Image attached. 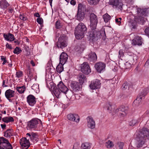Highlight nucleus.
Segmentation results:
<instances>
[{"instance_id":"nucleus-47","label":"nucleus","mask_w":149,"mask_h":149,"mask_svg":"<svg viewBox=\"0 0 149 149\" xmlns=\"http://www.w3.org/2000/svg\"><path fill=\"white\" fill-rule=\"evenodd\" d=\"M28 77L27 78L25 79V81H31L33 79V74H27Z\"/></svg>"},{"instance_id":"nucleus-46","label":"nucleus","mask_w":149,"mask_h":149,"mask_svg":"<svg viewBox=\"0 0 149 149\" xmlns=\"http://www.w3.org/2000/svg\"><path fill=\"white\" fill-rule=\"evenodd\" d=\"M146 95V93H145L144 92H142L138 96L137 98L138 99V100H141V101L143 97H144Z\"/></svg>"},{"instance_id":"nucleus-63","label":"nucleus","mask_w":149,"mask_h":149,"mask_svg":"<svg viewBox=\"0 0 149 149\" xmlns=\"http://www.w3.org/2000/svg\"><path fill=\"white\" fill-rule=\"evenodd\" d=\"M117 146H118L120 149H121V142L120 141L118 142L117 144Z\"/></svg>"},{"instance_id":"nucleus-32","label":"nucleus","mask_w":149,"mask_h":149,"mask_svg":"<svg viewBox=\"0 0 149 149\" xmlns=\"http://www.w3.org/2000/svg\"><path fill=\"white\" fill-rule=\"evenodd\" d=\"M116 108V106L115 105L112 104L111 103H109L107 106V110L109 111L110 113H112Z\"/></svg>"},{"instance_id":"nucleus-15","label":"nucleus","mask_w":149,"mask_h":149,"mask_svg":"<svg viewBox=\"0 0 149 149\" xmlns=\"http://www.w3.org/2000/svg\"><path fill=\"white\" fill-rule=\"evenodd\" d=\"M5 96L9 102H11L12 100L10 98L15 96V91L10 89L7 90L5 92Z\"/></svg>"},{"instance_id":"nucleus-52","label":"nucleus","mask_w":149,"mask_h":149,"mask_svg":"<svg viewBox=\"0 0 149 149\" xmlns=\"http://www.w3.org/2000/svg\"><path fill=\"white\" fill-rule=\"evenodd\" d=\"M121 17H120L118 19L116 18L115 19V22L118 25H120V23H121Z\"/></svg>"},{"instance_id":"nucleus-25","label":"nucleus","mask_w":149,"mask_h":149,"mask_svg":"<svg viewBox=\"0 0 149 149\" xmlns=\"http://www.w3.org/2000/svg\"><path fill=\"white\" fill-rule=\"evenodd\" d=\"M3 37L6 40L8 41H12L14 40V36L10 33H9L6 34L4 33Z\"/></svg>"},{"instance_id":"nucleus-5","label":"nucleus","mask_w":149,"mask_h":149,"mask_svg":"<svg viewBox=\"0 0 149 149\" xmlns=\"http://www.w3.org/2000/svg\"><path fill=\"white\" fill-rule=\"evenodd\" d=\"M57 46L58 48L62 49L66 47L68 45V41L65 36H61L57 43Z\"/></svg>"},{"instance_id":"nucleus-64","label":"nucleus","mask_w":149,"mask_h":149,"mask_svg":"<svg viewBox=\"0 0 149 149\" xmlns=\"http://www.w3.org/2000/svg\"><path fill=\"white\" fill-rule=\"evenodd\" d=\"M149 91V87H148L147 88L145 89L144 90V91H145L146 93H146V94Z\"/></svg>"},{"instance_id":"nucleus-11","label":"nucleus","mask_w":149,"mask_h":149,"mask_svg":"<svg viewBox=\"0 0 149 149\" xmlns=\"http://www.w3.org/2000/svg\"><path fill=\"white\" fill-rule=\"evenodd\" d=\"M27 102L28 104L32 107L34 105L36 102V99L33 95L30 94L28 95L26 97Z\"/></svg>"},{"instance_id":"nucleus-14","label":"nucleus","mask_w":149,"mask_h":149,"mask_svg":"<svg viewBox=\"0 0 149 149\" xmlns=\"http://www.w3.org/2000/svg\"><path fill=\"white\" fill-rule=\"evenodd\" d=\"M100 81L98 79L91 82L89 86L92 89H95L99 88L100 87Z\"/></svg>"},{"instance_id":"nucleus-31","label":"nucleus","mask_w":149,"mask_h":149,"mask_svg":"<svg viewBox=\"0 0 149 149\" xmlns=\"http://www.w3.org/2000/svg\"><path fill=\"white\" fill-rule=\"evenodd\" d=\"M146 9V8L141 9V8H139L137 9V13L139 14V16H146L145 13Z\"/></svg>"},{"instance_id":"nucleus-10","label":"nucleus","mask_w":149,"mask_h":149,"mask_svg":"<svg viewBox=\"0 0 149 149\" xmlns=\"http://www.w3.org/2000/svg\"><path fill=\"white\" fill-rule=\"evenodd\" d=\"M94 67L98 72L101 73L102 71L104 70L106 67V64L102 62H98L95 63Z\"/></svg>"},{"instance_id":"nucleus-58","label":"nucleus","mask_w":149,"mask_h":149,"mask_svg":"<svg viewBox=\"0 0 149 149\" xmlns=\"http://www.w3.org/2000/svg\"><path fill=\"white\" fill-rule=\"evenodd\" d=\"M1 128L3 130L6 129V125L5 124H1Z\"/></svg>"},{"instance_id":"nucleus-17","label":"nucleus","mask_w":149,"mask_h":149,"mask_svg":"<svg viewBox=\"0 0 149 149\" xmlns=\"http://www.w3.org/2000/svg\"><path fill=\"white\" fill-rule=\"evenodd\" d=\"M142 38L138 36H136L132 40V44L133 45H138L140 46L142 45Z\"/></svg>"},{"instance_id":"nucleus-22","label":"nucleus","mask_w":149,"mask_h":149,"mask_svg":"<svg viewBox=\"0 0 149 149\" xmlns=\"http://www.w3.org/2000/svg\"><path fill=\"white\" fill-rule=\"evenodd\" d=\"M77 78L79 82L82 85L86 81V77L82 73H79L78 76Z\"/></svg>"},{"instance_id":"nucleus-50","label":"nucleus","mask_w":149,"mask_h":149,"mask_svg":"<svg viewBox=\"0 0 149 149\" xmlns=\"http://www.w3.org/2000/svg\"><path fill=\"white\" fill-rule=\"evenodd\" d=\"M20 19L23 21H25L26 19V17L25 16L24 14H21L19 15Z\"/></svg>"},{"instance_id":"nucleus-61","label":"nucleus","mask_w":149,"mask_h":149,"mask_svg":"<svg viewBox=\"0 0 149 149\" xmlns=\"http://www.w3.org/2000/svg\"><path fill=\"white\" fill-rule=\"evenodd\" d=\"M28 74H32L31 73V70L30 67L29 66L28 68Z\"/></svg>"},{"instance_id":"nucleus-12","label":"nucleus","mask_w":149,"mask_h":149,"mask_svg":"<svg viewBox=\"0 0 149 149\" xmlns=\"http://www.w3.org/2000/svg\"><path fill=\"white\" fill-rule=\"evenodd\" d=\"M26 135L27 138L30 139L33 143H36L38 141V135L37 133L32 132L31 134L27 133Z\"/></svg>"},{"instance_id":"nucleus-33","label":"nucleus","mask_w":149,"mask_h":149,"mask_svg":"<svg viewBox=\"0 0 149 149\" xmlns=\"http://www.w3.org/2000/svg\"><path fill=\"white\" fill-rule=\"evenodd\" d=\"M2 120L3 122L6 123L13 122L14 121L13 118L11 116L5 117L3 118Z\"/></svg>"},{"instance_id":"nucleus-43","label":"nucleus","mask_w":149,"mask_h":149,"mask_svg":"<svg viewBox=\"0 0 149 149\" xmlns=\"http://www.w3.org/2000/svg\"><path fill=\"white\" fill-rule=\"evenodd\" d=\"M22 52V50L18 47H16L14 49L13 53L17 54H18Z\"/></svg>"},{"instance_id":"nucleus-13","label":"nucleus","mask_w":149,"mask_h":149,"mask_svg":"<svg viewBox=\"0 0 149 149\" xmlns=\"http://www.w3.org/2000/svg\"><path fill=\"white\" fill-rule=\"evenodd\" d=\"M6 142H3L0 140V149H12L11 144L8 141L5 140Z\"/></svg>"},{"instance_id":"nucleus-3","label":"nucleus","mask_w":149,"mask_h":149,"mask_svg":"<svg viewBox=\"0 0 149 149\" xmlns=\"http://www.w3.org/2000/svg\"><path fill=\"white\" fill-rule=\"evenodd\" d=\"M42 124V122L41 120L37 118H34L27 122V127L29 129H36L39 123Z\"/></svg>"},{"instance_id":"nucleus-4","label":"nucleus","mask_w":149,"mask_h":149,"mask_svg":"<svg viewBox=\"0 0 149 149\" xmlns=\"http://www.w3.org/2000/svg\"><path fill=\"white\" fill-rule=\"evenodd\" d=\"M90 22V26L92 30H95L96 28L98 23V19L97 16L93 13H91L89 16Z\"/></svg>"},{"instance_id":"nucleus-24","label":"nucleus","mask_w":149,"mask_h":149,"mask_svg":"<svg viewBox=\"0 0 149 149\" xmlns=\"http://www.w3.org/2000/svg\"><path fill=\"white\" fill-rule=\"evenodd\" d=\"M128 110V108L127 106L122 105V117H124L127 115Z\"/></svg>"},{"instance_id":"nucleus-41","label":"nucleus","mask_w":149,"mask_h":149,"mask_svg":"<svg viewBox=\"0 0 149 149\" xmlns=\"http://www.w3.org/2000/svg\"><path fill=\"white\" fill-rule=\"evenodd\" d=\"M100 0H88V3L90 5H95Z\"/></svg>"},{"instance_id":"nucleus-44","label":"nucleus","mask_w":149,"mask_h":149,"mask_svg":"<svg viewBox=\"0 0 149 149\" xmlns=\"http://www.w3.org/2000/svg\"><path fill=\"white\" fill-rule=\"evenodd\" d=\"M11 131V130L10 129H8L6 130L4 132V136L6 137H10L11 134V133L10 132Z\"/></svg>"},{"instance_id":"nucleus-1","label":"nucleus","mask_w":149,"mask_h":149,"mask_svg":"<svg viewBox=\"0 0 149 149\" xmlns=\"http://www.w3.org/2000/svg\"><path fill=\"white\" fill-rule=\"evenodd\" d=\"M149 138V129L144 127L140 130L136 137L137 141V146L140 148L143 145L146 139Z\"/></svg>"},{"instance_id":"nucleus-27","label":"nucleus","mask_w":149,"mask_h":149,"mask_svg":"<svg viewBox=\"0 0 149 149\" xmlns=\"http://www.w3.org/2000/svg\"><path fill=\"white\" fill-rule=\"evenodd\" d=\"M100 33L99 31H95L91 32L89 35V40L93 41L95 38L97 36V35Z\"/></svg>"},{"instance_id":"nucleus-18","label":"nucleus","mask_w":149,"mask_h":149,"mask_svg":"<svg viewBox=\"0 0 149 149\" xmlns=\"http://www.w3.org/2000/svg\"><path fill=\"white\" fill-rule=\"evenodd\" d=\"M68 56L64 52H62L60 56L59 63L61 64H64L67 62Z\"/></svg>"},{"instance_id":"nucleus-59","label":"nucleus","mask_w":149,"mask_h":149,"mask_svg":"<svg viewBox=\"0 0 149 149\" xmlns=\"http://www.w3.org/2000/svg\"><path fill=\"white\" fill-rule=\"evenodd\" d=\"M120 109V108H119V109L118 108H117L116 107V108L114 110V111H113V112L114 113H117L119 109Z\"/></svg>"},{"instance_id":"nucleus-49","label":"nucleus","mask_w":149,"mask_h":149,"mask_svg":"<svg viewBox=\"0 0 149 149\" xmlns=\"http://www.w3.org/2000/svg\"><path fill=\"white\" fill-rule=\"evenodd\" d=\"M1 59L2 61H3L2 64L4 65L7 62L8 63V62H7V60H6V57H5L4 56H1Z\"/></svg>"},{"instance_id":"nucleus-37","label":"nucleus","mask_w":149,"mask_h":149,"mask_svg":"<svg viewBox=\"0 0 149 149\" xmlns=\"http://www.w3.org/2000/svg\"><path fill=\"white\" fill-rule=\"evenodd\" d=\"M64 65L61 64L59 63V64L57 66L56 68V70L58 72L60 73L63 70V65Z\"/></svg>"},{"instance_id":"nucleus-30","label":"nucleus","mask_w":149,"mask_h":149,"mask_svg":"<svg viewBox=\"0 0 149 149\" xmlns=\"http://www.w3.org/2000/svg\"><path fill=\"white\" fill-rule=\"evenodd\" d=\"M77 12L85 13L86 7L85 5L83 4L79 3L78 4Z\"/></svg>"},{"instance_id":"nucleus-2","label":"nucleus","mask_w":149,"mask_h":149,"mask_svg":"<svg viewBox=\"0 0 149 149\" xmlns=\"http://www.w3.org/2000/svg\"><path fill=\"white\" fill-rule=\"evenodd\" d=\"M87 30V28L83 23H79L75 29L74 34L76 38L77 39H82Z\"/></svg>"},{"instance_id":"nucleus-35","label":"nucleus","mask_w":149,"mask_h":149,"mask_svg":"<svg viewBox=\"0 0 149 149\" xmlns=\"http://www.w3.org/2000/svg\"><path fill=\"white\" fill-rule=\"evenodd\" d=\"M120 0H110L109 1V4L117 7L119 5Z\"/></svg>"},{"instance_id":"nucleus-28","label":"nucleus","mask_w":149,"mask_h":149,"mask_svg":"<svg viewBox=\"0 0 149 149\" xmlns=\"http://www.w3.org/2000/svg\"><path fill=\"white\" fill-rule=\"evenodd\" d=\"M142 119V116L137 119L134 118L129 122V125L130 126H134L136 124L139 123Z\"/></svg>"},{"instance_id":"nucleus-54","label":"nucleus","mask_w":149,"mask_h":149,"mask_svg":"<svg viewBox=\"0 0 149 149\" xmlns=\"http://www.w3.org/2000/svg\"><path fill=\"white\" fill-rule=\"evenodd\" d=\"M124 65L125 66V68L126 69L129 68L131 66L130 64L128 62H126L124 64Z\"/></svg>"},{"instance_id":"nucleus-21","label":"nucleus","mask_w":149,"mask_h":149,"mask_svg":"<svg viewBox=\"0 0 149 149\" xmlns=\"http://www.w3.org/2000/svg\"><path fill=\"white\" fill-rule=\"evenodd\" d=\"M97 56L95 53L94 52H91L88 55V60L90 61L95 62L97 59Z\"/></svg>"},{"instance_id":"nucleus-45","label":"nucleus","mask_w":149,"mask_h":149,"mask_svg":"<svg viewBox=\"0 0 149 149\" xmlns=\"http://www.w3.org/2000/svg\"><path fill=\"white\" fill-rule=\"evenodd\" d=\"M128 84L127 82H125L123 83L122 86V89L123 90H125L127 89L128 88Z\"/></svg>"},{"instance_id":"nucleus-7","label":"nucleus","mask_w":149,"mask_h":149,"mask_svg":"<svg viewBox=\"0 0 149 149\" xmlns=\"http://www.w3.org/2000/svg\"><path fill=\"white\" fill-rule=\"evenodd\" d=\"M70 86L74 92H77L81 90L82 84L79 82L73 81L71 83Z\"/></svg>"},{"instance_id":"nucleus-51","label":"nucleus","mask_w":149,"mask_h":149,"mask_svg":"<svg viewBox=\"0 0 149 149\" xmlns=\"http://www.w3.org/2000/svg\"><path fill=\"white\" fill-rule=\"evenodd\" d=\"M37 22L40 24H42L43 23V20L42 18L39 17L37 19Z\"/></svg>"},{"instance_id":"nucleus-53","label":"nucleus","mask_w":149,"mask_h":149,"mask_svg":"<svg viewBox=\"0 0 149 149\" xmlns=\"http://www.w3.org/2000/svg\"><path fill=\"white\" fill-rule=\"evenodd\" d=\"M56 28L57 29H59L61 28V26L60 23L58 21L56 22L55 24Z\"/></svg>"},{"instance_id":"nucleus-29","label":"nucleus","mask_w":149,"mask_h":149,"mask_svg":"<svg viewBox=\"0 0 149 149\" xmlns=\"http://www.w3.org/2000/svg\"><path fill=\"white\" fill-rule=\"evenodd\" d=\"M85 13L77 12L76 15L77 19L79 21H81L84 19Z\"/></svg>"},{"instance_id":"nucleus-34","label":"nucleus","mask_w":149,"mask_h":149,"mask_svg":"<svg viewBox=\"0 0 149 149\" xmlns=\"http://www.w3.org/2000/svg\"><path fill=\"white\" fill-rule=\"evenodd\" d=\"M128 58L129 59V61L132 63H133V62L136 61L137 58V56L133 54H131V56H130Z\"/></svg>"},{"instance_id":"nucleus-23","label":"nucleus","mask_w":149,"mask_h":149,"mask_svg":"<svg viewBox=\"0 0 149 149\" xmlns=\"http://www.w3.org/2000/svg\"><path fill=\"white\" fill-rule=\"evenodd\" d=\"M85 43H82L75 47V49L78 53H81L85 48Z\"/></svg>"},{"instance_id":"nucleus-56","label":"nucleus","mask_w":149,"mask_h":149,"mask_svg":"<svg viewBox=\"0 0 149 149\" xmlns=\"http://www.w3.org/2000/svg\"><path fill=\"white\" fill-rule=\"evenodd\" d=\"M100 34L101 36H105L106 34L104 29V31H101V32H100Z\"/></svg>"},{"instance_id":"nucleus-6","label":"nucleus","mask_w":149,"mask_h":149,"mask_svg":"<svg viewBox=\"0 0 149 149\" xmlns=\"http://www.w3.org/2000/svg\"><path fill=\"white\" fill-rule=\"evenodd\" d=\"M144 16H139L137 18H136L134 21H132L131 24L133 29L136 28V22L139 24H143L145 22L146 19L144 17Z\"/></svg>"},{"instance_id":"nucleus-60","label":"nucleus","mask_w":149,"mask_h":149,"mask_svg":"<svg viewBox=\"0 0 149 149\" xmlns=\"http://www.w3.org/2000/svg\"><path fill=\"white\" fill-rule=\"evenodd\" d=\"M34 16L36 17H40V15L38 13H36L34 14Z\"/></svg>"},{"instance_id":"nucleus-20","label":"nucleus","mask_w":149,"mask_h":149,"mask_svg":"<svg viewBox=\"0 0 149 149\" xmlns=\"http://www.w3.org/2000/svg\"><path fill=\"white\" fill-rule=\"evenodd\" d=\"M57 86L60 91L64 94H66L68 91V88L64 84L62 81H61L57 85Z\"/></svg>"},{"instance_id":"nucleus-36","label":"nucleus","mask_w":149,"mask_h":149,"mask_svg":"<svg viewBox=\"0 0 149 149\" xmlns=\"http://www.w3.org/2000/svg\"><path fill=\"white\" fill-rule=\"evenodd\" d=\"M26 88L25 86H24L21 87L18 86L16 88V90L18 92L20 93H22L24 92L26 90Z\"/></svg>"},{"instance_id":"nucleus-8","label":"nucleus","mask_w":149,"mask_h":149,"mask_svg":"<svg viewBox=\"0 0 149 149\" xmlns=\"http://www.w3.org/2000/svg\"><path fill=\"white\" fill-rule=\"evenodd\" d=\"M81 70L83 73L87 75L91 72V69L88 63L85 62L81 65Z\"/></svg>"},{"instance_id":"nucleus-62","label":"nucleus","mask_w":149,"mask_h":149,"mask_svg":"<svg viewBox=\"0 0 149 149\" xmlns=\"http://www.w3.org/2000/svg\"><path fill=\"white\" fill-rule=\"evenodd\" d=\"M70 4L73 5H74L76 4V2L73 0H71L70 1Z\"/></svg>"},{"instance_id":"nucleus-19","label":"nucleus","mask_w":149,"mask_h":149,"mask_svg":"<svg viewBox=\"0 0 149 149\" xmlns=\"http://www.w3.org/2000/svg\"><path fill=\"white\" fill-rule=\"evenodd\" d=\"M68 119L71 121L78 123L79 121V118L77 114H70L68 115Z\"/></svg>"},{"instance_id":"nucleus-26","label":"nucleus","mask_w":149,"mask_h":149,"mask_svg":"<svg viewBox=\"0 0 149 149\" xmlns=\"http://www.w3.org/2000/svg\"><path fill=\"white\" fill-rule=\"evenodd\" d=\"M52 90L53 91V93L56 97L57 98H59V97L60 94L61 93L59 91V89L57 88L56 86H53L52 87Z\"/></svg>"},{"instance_id":"nucleus-55","label":"nucleus","mask_w":149,"mask_h":149,"mask_svg":"<svg viewBox=\"0 0 149 149\" xmlns=\"http://www.w3.org/2000/svg\"><path fill=\"white\" fill-rule=\"evenodd\" d=\"M145 32L147 35L149 36V27H147L145 29Z\"/></svg>"},{"instance_id":"nucleus-42","label":"nucleus","mask_w":149,"mask_h":149,"mask_svg":"<svg viewBox=\"0 0 149 149\" xmlns=\"http://www.w3.org/2000/svg\"><path fill=\"white\" fill-rule=\"evenodd\" d=\"M141 102V100H139L136 98V99L134 101L133 105L135 107H138L140 103Z\"/></svg>"},{"instance_id":"nucleus-48","label":"nucleus","mask_w":149,"mask_h":149,"mask_svg":"<svg viewBox=\"0 0 149 149\" xmlns=\"http://www.w3.org/2000/svg\"><path fill=\"white\" fill-rule=\"evenodd\" d=\"M23 75V72L21 71L17 72L16 74V76L18 78H19Z\"/></svg>"},{"instance_id":"nucleus-9","label":"nucleus","mask_w":149,"mask_h":149,"mask_svg":"<svg viewBox=\"0 0 149 149\" xmlns=\"http://www.w3.org/2000/svg\"><path fill=\"white\" fill-rule=\"evenodd\" d=\"M20 144L22 149H27L30 146L29 139H27L26 137H23L20 140Z\"/></svg>"},{"instance_id":"nucleus-16","label":"nucleus","mask_w":149,"mask_h":149,"mask_svg":"<svg viewBox=\"0 0 149 149\" xmlns=\"http://www.w3.org/2000/svg\"><path fill=\"white\" fill-rule=\"evenodd\" d=\"M87 120L88 127L91 129H94L95 127V123L93 118L89 116L87 118Z\"/></svg>"},{"instance_id":"nucleus-57","label":"nucleus","mask_w":149,"mask_h":149,"mask_svg":"<svg viewBox=\"0 0 149 149\" xmlns=\"http://www.w3.org/2000/svg\"><path fill=\"white\" fill-rule=\"evenodd\" d=\"M6 48H7L8 49H12V47L11 45L9 44L8 43H6Z\"/></svg>"},{"instance_id":"nucleus-39","label":"nucleus","mask_w":149,"mask_h":149,"mask_svg":"<svg viewBox=\"0 0 149 149\" xmlns=\"http://www.w3.org/2000/svg\"><path fill=\"white\" fill-rule=\"evenodd\" d=\"M104 21L105 23L108 22L111 19V16L108 13H106L103 16Z\"/></svg>"},{"instance_id":"nucleus-40","label":"nucleus","mask_w":149,"mask_h":149,"mask_svg":"<svg viewBox=\"0 0 149 149\" xmlns=\"http://www.w3.org/2000/svg\"><path fill=\"white\" fill-rule=\"evenodd\" d=\"M106 146L107 148H109L113 146V144L112 141L108 140L106 142Z\"/></svg>"},{"instance_id":"nucleus-38","label":"nucleus","mask_w":149,"mask_h":149,"mask_svg":"<svg viewBox=\"0 0 149 149\" xmlns=\"http://www.w3.org/2000/svg\"><path fill=\"white\" fill-rule=\"evenodd\" d=\"M81 148L83 149H90L91 148V145L88 143H84L81 144Z\"/></svg>"}]
</instances>
